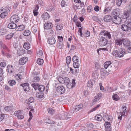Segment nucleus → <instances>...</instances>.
I'll list each match as a JSON object with an SVG mask.
<instances>
[{
	"mask_svg": "<svg viewBox=\"0 0 131 131\" xmlns=\"http://www.w3.org/2000/svg\"><path fill=\"white\" fill-rule=\"evenodd\" d=\"M119 50H115L113 52V55L116 57L120 58L124 57L125 54V50L124 49H118Z\"/></svg>",
	"mask_w": 131,
	"mask_h": 131,
	"instance_id": "1",
	"label": "nucleus"
},
{
	"mask_svg": "<svg viewBox=\"0 0 131 131\" xmlns=\"http://www.w3.org/2000/svg\"><path fill=\"white\" fill-rule=\"evenodd\" d=\"M111 62L110 61L106 62L104 63V67L105 69H107V70L109 72L112 71L113 70H116L115 68V66L111 65Z\"/></svg>",
	"mask_w": 131,
	"mask_h": 131,
	"instance_id": "2",
	"label": "nucleus"
},
{
	"mask_svg": "<svg viewBox=\"0 0 131 131\" xmlns=\"http://www.w3.org/2000/svg\"><path fill=\"white\" fill-rule=\"evenodd\" d=\"M39 84L36 83H34L32 84L31 85L33 87L35 90L38 89L41 92H43L45 89V86L42 85H39Z\"/></svg>",
	"mask_w": 131,
	"mask_h": 131,
	"instance_id": "3",
	"label": "nucleus"
},
{
	"mask_svg": "<svg viewBox=\"0 0 131 131\" xmlns=\"http://www.w3.org/2000/svg\"><path fill=\"white\" fill-rule=\"evenodd\" d=\"M123 38L117 39L115 40V45L118 49H122Z\"/></svg>",
	"mask_w": 131,
	"mask_h": 131,
	"instance_id": "4",
	"label": "nucleus"
},
{
	"mask_svg": "<svg viewBox=\"0 0 131 131\" xmlns=\"http://www.w3.org/2000/svg\"><path fill=\"white\" fill-rule=\"evenodd\" d=\"M99 40V43L100 45L101 46H103L106 45L107 43V40L105 37L102 36L99 37L98 39Z\"/></svg>",
	"mask_w": 131,
	"mask_h": 131,
	"instance_id": "5",
	"label": "nucleus"
},
{
	"mask_svg": "<svg viewBox=\"0 0 131 131\" xmlns=\"http://www.w3.org/2000/svg\"><path fill=\"white\" fill-rule=\"evenodd\" d=\"M112 20L113 23L117 24H120L122 21L121 18L117 16H113L112 18Z\"/></svg>",
	"mask_w": 131,
	"mask_h": 131,
	"instance_id": "6",
	"label": "nucleus"
},
{
	"mask_svg": "<svg viewBox=\"0 0 131 131\" xmlns=\"http://www.w3.org/2000/svg\"><path fill=\"white\" fill-rule=\"evenodd\" d=\"M19 21V18L16 15H14L12 16L10 18V21L11 22L15 23L18 22Z\"/></svg>",
	"mask_w": 131,
	"mask_h": 131,
	"instance_id": "7",
	"label": "nucleus"
},
{
	"mask_svg": "<svg viewBox=\"0 0 131 131\" xmlns=\"http://www.w3.org/2000/svg\"><path fill=\"white\" fill-rule=\"evenodd\" d=\"M29 85V84L28 83H23L20 85V86L23 87L24 91L26 93L28 92L30 90Z\"/></svg>",
	"mask_w": 131,
	"mask_h": 131,
	"instance_id": "8",
	"label": "nucleus"
},
{
	"mask_svg": "<svg viewBox=\"0 0 131 131\" xmlns=\"http://www.w3.org/2000/svg\"><path fill=\"white\" fill-rule=\"evenodd\" d=\"M53 27L52 23L50 21H47L46 23L44 25V28L45 29H50Z\"/></svg>",
	"mask_w": 131,
	"mask_h": 131,
	"instance_id": "9",
	"label": "nucleus"
},
{
	"mask_svg": "<svg viewBox=\"0 0 131 131\" xmlns=\"http://www.w3.org/2000/svg\"><path fill=\"white\" fill-rule=\"evenodd\" d=\"M120 14V10L118 8H116L114 9L112 11V16H118Z\"/></svg>",
	"mask_w": 131,
	"mask_h": 131,
	"instance_id": "10",
	"label": "nucleus"
},
{
	"mask_svg": "<svg viewBox=\"0 0 131 131\" xmlns=\"http://www.w3.org/2000/svg\"><path fill=\"white\" fill-rule=\"evenodd\" d=\"M28 60L27 57H24L21 58L19 61V63L20 65H23L25 64Z\"/></svg>",
	"mask_w": 131,
	"mask_h": 131,
	"instance_id": "11",
	"label": "nucleus"
},
{
	"mask_svg": "<svg viewBox=\"0 0 131 131\" xmlns=\"http://www.w3.org/2000/svg\"><path fill=\"white\" fill-rule=\"evenodd\" d=\"M102 94L101 93H99L97 94L93 100V103L95 104L102 97Z\"/></svg>",
	"mask_w": 131,
	"mask_h": 131,
	"instance_id": "12",
	"label": "nucleus"
},
{
	"mask_svg": "<svg viewBox=\"0 0 131 131\" xmlns=\"http://www.w3.org/2000/svg\"><path fill=\"white\" fill-rule=\"evenodd\" d=\"M74 112L73 111H70L69 112H67L64 113V115L65 117V118L68 119L69 118L71 117L72 115Z\"/></svg>",
	"mask_w": 131,
	"mask_h": 131,
	"instance_id": "13",
	"label": "nucleus"
},
{
	"mask_svg": "<svg viewBox=\"0 0 131 131\" xmlns=\"http://www.w3.org/2000/svg\"><path fill=\"white\" fill-rule=\"evenodd\" d=\"M131 44L130 41L128 40H126L124 39H123V47L126 48L127 47H128Z\"/></svg>",
	"mask_w": 131,
	"mask_h": 131,
	"instance_id": "14",
	"label": "nucleus"
},
{
	"mask_svg": "<svg viewBox=\"0 0 131 131\" xmlns=\"http://www.w3.org/2000/svg\"><path fill=\"white\" fill-rule=\"evenodd\" d=\"M55 39L53 37H50L48 40V42L50 45H53L55 43Z\"/></svg>",
	"mask_w": 131,
	"mask_h": 131,
	"instance_id": "15",
	"label": "nucleus"
},
{
	"mask_svg": "<svg viewBox=\"0 0 131 131\" xmlns=\"http://www.w3.org/2000/svg\"><path fill=\"white\" fill-rule=\"evenodd\" d=\"M57 90L58 91L60 92L61 94L63 93L65 91L64 87L62 86H59L57 87Z\"/></svg>",
	"mask_w": 131,
	"mask_h": 131,
	"instance_id": "16",
	"label": "nucleus"
},
{
	"mask_svg": "<svg viewBox=\"0 0 131 131\" xmlns=\"http://www.w3.org/2000/svg\"><path fill=\"white\" fill-rule=\"evenodd\" d=\"M125 24H126L129 30H131V18H129L125 22Z\"/></svg>",
	"mask_w": 131,
	"mask_h": 131,
	"instance_id": "17",
	"label": "nucleus"
},
{
	"mask_svg": "<svg viewBox=\"0 0 131 131\" xmlns=\"http://www.w3.org/2000/svg\"><path fill=\"white\" fill-rule=\"evenodd\" d=\"M25 28V26L24 25H18L16 28V30L17 31H20L23 30Z\"/></svg>",
	"mask_w": 131,
	"mask_h": 131,
	"instance_id": "18",
	"label": "nucleus"
},
{
	"mask_svg": "<svg viewBox=\"0 0 131 131\" xmlns=\"http://www.w3.org/2000/svg\"><path fill=\"white\" fill-rule=\"evenodd\" d=\"M107 71L105 70L103 68H101L100 70L101 75L103 76L108 75L109 73Z\"/></svg>",
	"mask_w": 131,
	"mask_h": 131,
	"instance_id": "19",
	"label": "nucleus"
},
{
	"mask_svg": "<svg viewBox=\"0 0 131 131\" xmlns=\"http://www.w3.org/2000/svg\"><path fill=\"white\" fill-rule=\"evenodd\" d=\"M128 0H117L116 5L117 6H120L122 3L124 4L126 3Z\"/></svg>",
	"mask_w": 131,
	"mask_h": 131,
	"instance_id": "20",
	"label": "nucleus"
},
{
	"mask_svg": "<svg viewBox=\"0 0 131 131\" xmlns=\"http://www.w3.org/2000/svg\"><path fill=\"white\" fill-rule=\"evenodd\" d=\"M42 17L43 20H45L49 18L50 16L49 14L46 12L42 15Z\"/></svg>",
	"mask_w": 131,
	"mask_h": 131,
	"instance_id": "21",
	"label": "nucleus"
},
{
	"mask_svg": "<svg viewBox=\"0 0 131 131\" xmlns=\"http://www.w3.org/2000/svg\"><path fill=\"white\" fill-rule=\"evenodd\" d=\"M94 83L95 81L93 79L91 80L88 81L87 85V86L90 88H92Z\"/></svg>",
	"mask_w": 131,
	"mask_h": 131,
	"instance_id": "22",
	"label": "nucleus"
},
{
	"mask_svg": "<svg viewBox=\"0 0 131 131\" xmlns=\"http://www.w3.org/2000/svg\"><path fill=\"white\" fill-rule=\"evenodd\" d=\"M16 25L15 23L11 22L8 25V27L10 29H14L16 28Z\"/></svg>",
	"mask_w": 131,
	"mask_h": 131,
	"instance_id": "23",
	"label": "nucleus"
},
{
	"mask_svg": "<svg viewBox=\"0 0 131 131\" xmlns=\"http://www.w3.org/2000/svg\"><path fill=\"white\" fill-rule=\"evenodd\" d=\"M112 32L108 31H105L104 34V36H105L106 38L111 39L112 38L111 34Z\"/></svg>",
	"mask_w": 131,
	"mask_h": 131,
	"instance_id": "24",
	"label": "nucleus"
},
{
	"mask_svg": "<svg viewBox=\"0 0 131 131\" xmlns=\"http://www.w3.org/2000/svg\"><path fill=\"white\" fill-rule=\"evenodd\" d=\"M44 121L45 123L50 124H53L54 123V121L51 120H50V118L48 117H47L44 120Z\"/></svg>",
	"mask_w": 131,
	"mask_h": 131,
	"instance_id": "25",
	"label": "nucleus"
},
{
	"mask_svg": "<svg viewBox=\"0 0 131 131\" xmlns=\"http://www.w3.org/2000/svg\"><path fill=\"white\" fill-rule=\"evenodd\" d=\"M36 95L37 98L41 99L44 97V94L43 92H38L36 93Z\"/></svg>",
	"mask_w": 131,
	"mask_h": 131,
	"instance_id": "26",
	"label": "nucleus"
},
{
	"mask_svg": "<svg viewBox=\"0 0 131 131\" xmlns=\"http://www.w3.org/2000/svg\"><path fill=\"white\" fill-rule=\"evenodd\" d=\"M121 28L122 30L125 31H127L129 29L128 27L125 24L122 25L121 26Z\"/></svg>",
	"mask_w": 131,
	"mask_h": 131,
	"instance_id": "27",
	"label": "nucleus"
},
{
	"mask_svg": "<svg viewBox=\"0 0 131 131\" xmlns=\"http://www.w3.org/2000/svg\"><path fill=\"white\" fill-rule=\"evenodd\" d=\"M112 18L109 15L105 16L104 17V20L106 22H110L112 20Z\"/></svg>",
	"mask_w": 131,
	"mask_h": 131,
	"instance_id": "28",
	"label": "nucleus"
},
{
	"mask_svg": "<svg viewBox=\"0 0 131 131\" xmlns=\"http://www.w3.org/2000/svg\"><path fill=\"white\" fill-rule=\"evenodd\" d=\"M5 110L7 112H9L13 111V107L12 106H8L5 107Z\"/></svg>",
	"mask_w": 131,
	"mask_h": 131,
	"instance_id": "29",
	"label": "nucleus"
},
{
	"mask_svg": "<svg viewBox=\"0 0 131 131\" xmlns=\"http://www.w3.org/2000/svg\"><path fill=\"white\" fill-rule=\"evenodd\" d=\"M83 107V105L82 104H80L76 106L74 108L75 111H77L81 109H82Z\"/></svg>",
	"mask_w": 131,
	"mask_h": 131,
	"instance_id": "30",
	"label": "nucleus"
},
{
	"mask_svg": "<svg viewBox=\"0 0 131 131\" xmlns=\"http://www.w3.org/2000/svg\"><path fill=\"white\" fill-rule=\"evenodd\" d=\"M7 69L8 72L9 73H11L12 72L13 70V67L12 66L9 65L7 67Z\"/></svg>",
	"mask_w": 131,
	"mask_h": 131,
	"instance_id": "31",
	"label": "nucleus"
},
{
	"mask_svg": "<svg viewBox=\"0 0 131 131\" xmlns=\"http://www.w3.org/2000/svg\"><path fill=\"white\" fill-rule=\"evenodd\" d=\"M7 31L4 28H1L0 29V35H3L6 34Z\"/></svg>",
	"mask_w": 131,
	"mask_h": 131,
	"instance_id": "32",
	"label": "nucleus"
},
{
	"mask_svg": "<svg viewBox=\"0 0 131 131\" xmlns=\"http://www.w3.org/2000/svg\"><path fill=\"white\" fill-rule=\"evenodd\" d=\"M113 99L115 101H118L120 98L118 95L116 94H113L112 96Z\"/></svg>",
	"mask_w": 131,
	"mask_h": 131,
	"instance_id": "33",
	"label": "nucleus"
},
{
	"mask_svg": "<svg viewBox=\"0 0 131 131\" xmlns=\"http://www.w3.org/2000/svg\"><path fill=\"white\" fill-rule=\"evenodd\" d=\"M37 26L36 25H33L31 28V31L34 33L36 32L37 31Z\"/></svg>",
	"mask_w": 131,
	"mask_h": 131,
	"instance_id": "34",
	"label": "nucleus"
},
{
	"mask_svg": "<svg viewBox=\"0 0 131 131\" xmlns=\"http://www.w3.org/2000/svg\"><path fill=\"white\" fill-rule=\"evenodd\" d=\"M30 45L29 43L25 42L23 45L24 48L26 50L29 49L30 48Z\"/></svg>",
	"mask_w": 131,
	"mask_h": 131,
	"instance_id": "35",
	"label": "nucleus"
},
{
	"mask_svg": "<svg viewBox=\"0 0 131 131\" xmlns=\"http://www.w3.org/2000/svg\"><path fill=\"white\" fill-rule=\"evenodd\" d=\"M95 118L96 120L99 121L102 120V117L101 115L97 114L95 116Z\"/></svg>",
	"mask_w": 131,
	"mask_h": 131,
	"instance_id": "36",
	"label": "nucleus"
},
{
	"mask_svg": "<svg viewBox=\"0 0 131 131\" xmlns=\"http://www.w3.org/2000/svg\"><path fill=\"white\" fill-rule=\"evenodd\" d=\"M31 33L30 31L28 30H26L24 31L23 35L25 36H28Z\"/></svg>",
	"mask_w": 131,
	"mask_h": 131,
	"instance_id": "37",
	"label": "nucleus"
},
{
	"mask_svg": "<svg viewBox=\"0 0 131 131\" xmlns=\"http://www.w3.org/2000/svg\"><path fill=\"white\" fill-rule=\"evenodd\" d=\"M56 29L57 30H59L63 28V26H62V24H61L57 23L56 24Z\"/></svg>",
	"mask_w": 131,
	"mask_h": 131,
	"instance_id": "38",
	"label": "nucleus"
},
{
	"mask_svg": "<svg viewBox=\"0 0 131 131\" xmlns=\"http://www.w3.org/2000/svg\"><path fill=\"white\" fill-rule=\"evenodd\" d=\"M8 83L10 85L13 86V85H15L16 83V82L14 80H9L8 81Z\"/></svg>",
	"mask_w": 131,
	"mask_h": 131,
	"instance_id": "39",
	"label": "nucleus"
},
{
	"mask_svg": "<svg viewBox=\"0 0 131 131\" xmlns=\"http://www.w3.org/2000/svg\"><path fill=\"white\" fill-rule=\"evenodd\" d=\"M40 78L38 76H33V78L32 79V81L34 83L35 82H37L40 80Z\"/></svg>",
	"mask_w": 131,
	"mask_h": 131,
	"instance_id": "40",
	"label": "nucleus"
},
{
	"mask_svg": "<svg viewBox=\"0 0 131 131\" xmlns=\"http://www.w3.org/2000/svg\"><path fill=\"white\" fill-rule=\"evenodd\" d=\"M80 64L79 63V61L74 62L73 66L75 68H78L79 67Z\"/></svg>",
	"mask_w": 131,
	"mask_h": 131,
	"instance_id": "41",
	"label": "nucleus"
},
{
	"mask_svg": "<svg viewBox=\"0 0 131 131\" xmlns=\"http://www.w3.org/2000/svg\"><path fill=\"white\" fill-rule=\"evenodd\" d=\"M47 110L48 113L52 115L55 112V110L51 108H48Z\"/></svg>",
	"mask_w": 131,
	"mask_h": 131,
	"instance_id": "42",
	"label": "nucleus"
},
{
	"mask_svg": "<svg viewBox=\"0 0 131 131\" xmlns=\"http://www.w3.org/2000/svg\"><path fill=\"white\" fill-rule=\"evenodd\" d=\"M37 63L39 65H41L43 63V59L39 58L37 61Z\"/></svg>",
	"mask_w": 131,
	"mask_h": 131,
	"instance_id": "43",
	"label": "nucleus"
},
{
	"mask_svg": "<svg viewBox=\"0 0 131 131\" xmlns=\"http://www.w3.org/2000/svg\"><path fill=\"white\" fill-rule=\"evenodd\" d=\"M105 118L107 120L111 121L113 119L112 116L110 115H105Z\"/></svg>",
	"mask_w": 131,
	"mask_h": 131,
	"instance_id": "44",
	"label": "nucleus"
},
{
	"mask_svg": "<svg viewBox=\"0 0 131 131\" xmlns=\"http://www.w3.org/2000/svg\"><path fill=\"white\" fill-rule=\"evenodd\" d=\"M14 35V33H11L7 35L6 38L8 39H10L13 37Z\"/></svg>",
	"mask_w": 131,
	"mask_h": 131,
	"instance_id": "45",
	"label": "nucleus"
},
{
	"mask_svg": "<svg viewBox=\"0 0 131 131\" xmlns=\"http://www.w3.org/2000/svg\"><path fill=\"white\" fill-rule=\"evenodd\" d=\"M17 53L19 56H20L23 55L24 53V51L23 50H19L17 51Z\"/></svg>",
	"mask_w": 131,
	"mask_h": 131,
	"instance_id": "46",
	"label": "nucleus"
},
{
	"mask_svg": "<svg viewBox=\"0 0 131 131\" xmlns=\"http://www.w3.org/2000/svg\"><path fill=\"white\" fill-rule=\"evenodd\" d=\"M7 15V13L6 12L2 13L0 15V16L1 18H4Z\"/></svg>",
	"mask_w": 131,
	"mask_h": 131,
	"instance_id": "47",
	"label": "nucleus"
},
{
	"mask_svg": "<svg viewBox=\"0 0 131 131\" xmlns=\"http://www.w3.org/2000/svg\"><path fill=\"white\" fill-rule=\"evenodd\" d=\"M4 89L6 90L7 91L10 92L11 91V90L10 88L7 85H4Z\"/></svg>",
	"mask_w": 131,
	"mask_h": 131,
	"instance_id": "48",
	"label": "nucleus"
},
{
	"mask_svg": "<svg viewBox=\"0 0 131 131\" xmlns=\"http://www.w3.org/2000/svg\"><path fill=\"white\" fill-rule=\"evenodd\" d=\"M83 30V28L82 27L81 28H79V30L78 31V34H80V35L81 37H83V34L82 33V31Z\"/></svg>",
	"mask_w": 131,
	"mask_h": 131,
	"instance_id": "49",
	"label": "nucleus"
},
{
	"mask_svg": "<svg viewBox=\"0 0 131 131\" xmlns=\"http://www.w3.org/2000/svg\"><path fill=\"white\" fill-rule=\"evenodd\" d=\"M111 10V8H108L107 7L104 10V13L105 14H106L107 13L110 12Z\"/></svg>",
	"mask_w": 131,
	"mask_h": 131,
	"instance_id": "50",
	"label": "nucleus"
},
{
	"mask_svg": "<svg viewBox=\"0 0 131 131\" xmlns=\"http://www.w3.org/2000/svg\"><path fill=\"white\" fill-rule=\"evenodd\" d=\"M71 60V57L70 56H68L66 59V62L67 64L68 65L70 64Z\"/></svg>",
	"mask_w": 131,
	"mask_h": 131,
	"instance_id": "51",
	"label": "nucleus"
},
{
	"mask_svg": "<svg viewBox=\"0 0 131 131\" xmlns=\"http://www.w3.org/2000/svg\"><path fill=\"white\" fill-rule=\"evenodd\" d=\"M105 126L106 128H110L111 127V124L110 122H106L105 123Z\"/></svg>",
	"mask_w": 131,
	"mask_h": 131,
	"instance_id": "52",
	"label": "nucleus"
},
{
	"mask_svg": "<svg viewBox=\"0 0 131 131\" xmlns=\"http://www.w3.org/2000/svg\"><path fill=\"white\" fill-rule=\"evenodd\" d=\"M34 99L32 97H30L28 99V104H29L30 103L33 102L34 101Z\"/></svg>",
	"mask_w": 131,
	"mask_h": 131,
	"instance_id": "53",
	"label": "nucleus"
},
{
	"mask_svg": "<svg viewBox=\"0 0 131 131\" xmlns=\"http://www.w3.org/2000/svg\"><path fill=\"white\" fill-rule=\"evenodd\" d=\"M128 47H127L126 48V51L129 53H131V44H130V45H129Z\"/></svg>",
	"mask_w": 131,
	"mask_h": 131,
	"instance_id": "54",
	"label": "nucleus"
},
{
	"mask_svg": "<svg viewBox=\"0 0 131 131\" xmlns=\"http://www.w3.org/2000/svg\"><path fill=\"white\" fill-rule=\"evenodd\" d=\"M87 10L88 12L89 13L91 12L93 10L92 6L91 5L89 6L88 7Z\"/></svg>",
	"mask_w": 131,
	"mask_h": 131,
	"instance_id": "55",
	"label": "nucleus"
},
{
	"mask_svg": "<svg viewBox=\"0 0 131 131\" xmlns=\"http://www.w3.org/2000/svg\"><path fill=\"white\" fill-rule=\"evenodd\" d=\"M78 57L75 55L72 58V60L73 62L78 61Z\"/></svg>",
	"mask_w": 131,
	"mask_h": 131,
	"instance_id": "56",
	"label": "nucleus"
},
{
	"mask_svg": "<svg viewBox=\"0 0 131 131\" xmlns=\"http://www.w3.org/2000/svg\"><path fill=\"white\" fill-rule=\"evenodd\" d=\"M58 80L61 83H65L64 79L62 77H60L59 78Z\"/></svg>",
	"mask_w": 131,
	"mask_h": 131,
	"instance_id": "57",
	"label": "nucleus"
},
{
	"mask_svg": "<svg viewBox=\"0 0 131 131\" xmlns=\"http://www.w3.org/2000/svg\"><path fill=\"white\" fill-rule=\"evenodd\" d=\"M90 33L89 31H87L86 33H84L83 35V36L84 37H88L90 36Z\"/></svg>",
	"mask_w": 131,
	"mask_h": 131,
	"instance_id": "58",
	"label": "nucleus"
},
{
	"mask_svg": "<svg viewBox=\"0 0 131 131\" xmlns=\"http://www.w3.org/2000/svg\"><path fill=\"white\" fill-rule=\"evenodd\" d=\"M64 81L65 83H66L67 84V85L69 84V80L68 78L67 77H66L64 79Z\"/></svg>",
	"mask_w": 131,
	"mask_h": 131,
	"instance_id": "59",
	"label": "nucleus"
},
{
	"mask_svg": "<svg viewBox=\"0 0 131 131\" xmlns=\"http://www.w3.org/2000/svg\"><path fill=\"white\" fill-rule=\"evenodd\" d=\"M6 65V62L4 61L3 62H1L0 64V66L3 67H5Z\"/></svg>",
	"mask_w": 131,
	"mask_h": 131,
	"instance_id": "60",
	"label": "nucleus"
},
{
	"mask_svg": "<svg viewBox=\"0 0 131 131\" xmlns=\"http://www.w3.org/2000/svg\"><path fill=\"white\" fill-rule=\"evenodd\" d=\"M124 15L126 18H128L129 16V14L127 11H125L124 13Z\"/></svg>",
	"mask_w": 131,
	"mask_h": 131,
	"instance_id": "61",
	"label": "nucleus"
},
{
	"mask_svg": "<svg viewBox=\"0 0 131 131\" xmlns=\"http://www.w3.org/2000/svg\"><path fill=\"white\" fill-rule=\"evenodd\" d=\"M58 38L60 42H61L63 41V37L62 36H58Z\"/></svg>",
	"mask_w": 131,
	"mask_h": 131,
	"instance_id": "62",
	"label": "nucleus"
},
{
	"mask_svg": "<svg viewBox=\"0 0 131 131\" xmlns=\"http://www.w3.org/2000/svg\"><path fill=\"white\" fill-rule=\"evenodd\" d=\"M33 13L34 15L35 16H36L38 15V12L37 11L34 10H33Z\"/></svg>",
	"mask_w": 131,
	"mask_h": 131,
	"instance_id": "63",
	"label": "nucleus"
},
{
	"mask_svg": "<svg viewBox=\"0 0 131 131\" xmlns=\"http://www.w3.org/2000/svg\"><path fill=\"white\" fill-rule=\"evenodd\" d=\"M99 7L97 6H95L94 8V10L96 12H98L99 11Z\"/></svg>",
	"mask_w": 131,
	"mask_h": 131,
	"instance_id": "64",
	"label": "nucleus"
}]
</instances>
